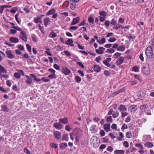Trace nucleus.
Masks as SVG:
<instances>
[{"label":"nucleus","instance_id":"obj_1","mask_svg":"<svg viewBox=\"0 0 154 154\" xmlns=\"http://www.w3.org/2000/svg\"><path fill=\"white\" fill-rule=\"evenodd\" d=\"M145 54L147 57L152 61L154 60L153 51L151 47L148 46L147 48L145 51Z\"/></svg>","mask_w":154,"mask_h":154},{"label":"nucleus","instance_id":"obj_2","mask_svg":"<svg viewBox=\"0 0 154 154\" xmlns=\"http://www.w3.org/2000/svg\"><path fill=\"white\" fill-rule=\"evenodd\" d=\"M118 110L121 112L122 118L125 117L128 114L126 108L124 105H121L119 106L118 107Z\"/></svg>","mask_w":154,"mask_h":154},{"label":"nucleus","instance_id":"obj_3","mask_svg":"<svg viewBox=\"0 0 154 154\" xmlns=\"http://www.w3.org/2000/svg\"><path fill=\"white\" fill-rule=\"evenodd\" d=\"M149 66L148 64L143 65L142 67V71L145 74L148 75L149 73Z\"/></svg>","mask_w":154,"mask_h":154},{"label":"nucleus","instance_id":"obj_4","mask_svg":"<svg viewBox=\"0 0 154 154\" xmlns=\"http://www.w3.org/2000/svg\"><path fill=\"white\" fill-rule=\"evenodd\" d=\"M74 134L76 135V140L78 141L77 140L78 138L80 137L82 134V131L79 128H75L73 131Z\"/></svg>","mask_w":154,"mask_h":154},{"label":"nucleus","instance_id":"obj_5","mask_svg":"<svg viewBox=\"0 0 154 154\" xmlns=\"http://www.w3.org/2000/svg\"><path fill=\"white\" fill-rule=\"evenodd\" d=\"M62 72L65 75H69L71 72L67 67L63 66L62 68Z\"/></svg>","mask_w":154,"mask_h":154},{"label":"nucleus","instance_id":"obj_6","mask_svg":"<svg viewBox=\"0 0 154 154\" xmlns=\"http://www.w3.org/2000/svg\"><path fill=\"white\" fill-rule=\"evenodd\" d=\"M135 145L136 147L139 148V152L141 154H143L144 153V148L142 144L137 143H136Z\"/></svg>","mask_w":154,"mask_h":154},{"label":"nucleus","instance_id":"obj_7","mask_svg":"<svg viewBox=\"0 0 154 154\" xmlns=\"http://www.w3.org/2000/svg\"><path fill=\"white\" fill-rule=\"evenodd\" d=\"M125 61V59L122 57H120L117 59L116 62V64L117 66H119L122 64Z\"/></svg>","mask_w":154,"mask_h":154},{"label":"nucleus","instance_id":"obj_8","mask_svg":"<svg viewBox=\"0 0 154 154\" xmlns=\"http://www.w3.org/2000/svg\"><path fill=\"white\" fill-rule=\"evenodd\" d=\"M20 37L25 42H26L27 37L26 35V33L24 31H21L20 32Z\"/></svg>","mask_w":154,"mask_h":154},{"label":"nucleus","instance_id":"obj_9","mask_svg":"<svg viewBox=\"0 0 154 154\" xmlns=\"http://www.w3.org/2000/svg\"><path fill=\"white\" fill-rule=\"evenodd\" d=\"M53 134L55 138L57 140L60 139L61 137V134L60 132L56 131L54 132Z\"/></svg>","mask_w":154,"mask_h":154},{"label":"nucleus","instance_id":"obj_10","mask_svg":"<svg viewBox=\"0 0 154 154\" xmlns=\"http://www.w3.org/2000/svg\"><path fill=\"white\" fill-rule=\"evenodd\" d=\"M53 126L55 127L56 129L60 130L61 129L63 125L61 124L60 122H56L54 123L53 124Z\"/></svg>","mask_w":154,"mask_h":154},{"label":"nucleus","instance_id":"obj_11","mask_svg":"<svg viewBox=\"0 0 154 154\" xmlns=\"http://www.w3.org/2000/svg\"><path fill=\"white\" fill-rule=\"evenodd\" d=\"M6 54L8 58L10 59L14 58L15 56L13 54L11 50H8L6 51Z\"/></svg>","mask_w":154,"mask_h":154},{"label":"nucleus","instance_id":"obj_12","mask_svg":"<svg viewBox=\"0 0 154 154\" xmlns=\"http://www.w3.org/2000/svg\"><path fill=\"white\" fill-rule=\"evenodd\" d=\"M137 106L133 105L130 106L128 108L129 111L133 112H134L137 110Z\"/></svg>","mask_w":154,"mask_h":154},{"label":"nucleus","instance_id":"obj_13","mask_svg":"<svg viewBox=\"0 0 154 154\" xmlns=\"http://www.w3.org/2000/svg\"><path fill=\"white\" fill-rule=\"evenodd\" d=\"M105 49V48L102 47H100L98 49H96L95 50L96 52L100 54H103L104 51Z\"/></svg>","mask_w":154,"mask_h":154},{"label":"nucleus","instance_id":"obj_14","mask_svg":"<svg viewBox=\"0 0 154 154\" xmlns=\"http://www.w3.org/2000/svg\"><path fill=\"white\" fill-rule=\"evenodd\" d=\"M44 22L45 26L47 27L51 23V21L50 18L48 17H46L44 20Z\"/></svg>","mask_w":154,"mask_h":154},{"label":"nucleus","instance_id":"obj_15","mask_svg":"<svg viewBox=\"0 0 154 154\" xmlns=\"http://www.w3.org/2000/svg\"><path fill=\"white\" fill-rule=\"evenodd\" d=\"M76 2L72 1L70 0V8L72 10L75 9L76 7Z\"/></svg>","mask_w":154,"mask_h":154},{"label":"nucleus","instance_id":"obj_16","mask_svg":"<svg viewBox=\"0 0 154 154\" xmlns=\"http://www.w3.org/2000/svg\"><path fill=\"white\" fill-rule=\"evenodd\" d=\"M59 122L62 124H66L68 122V119L67 117H65L60 119Z\"/></svg>","mask_w":154,"mask_h":154},{"label":"nucleus","instance_id":"obj_17","mask_svg":"<svg viewBox=\"0 0 154 154\" xmlns=\"http://www.w3.org/2000/svg\"><path fill=\"white\" fill-rule=\"evenodd\" d=\"M90 130L92 132V133H95L97 130V126L94 125H93L90 128Z\"/></svg>","mask_w":154,"mask_h":154},{"label":"nucleus","instance_id":"obj_18","mask_svg":"<svg viewBox=\"0 0 154 154\" xmlns=\"http://www.w3.org/2000/svg\"><path fill=\"white\" fill-rule=\"evenodd\" d=\"M79 17L74 18L71 22V25H73L77 24L79 21Z\"/></svg>","mask_w":154,"mask_h":154},{"label":"nucleus","instance_id":"obj_19","mask_svg":"<svg viewBox=\"0 0 154 154\" xmlns=\"http://www.w3.org/2000/svg\"><path fill=\"white\" fill-rule=\"evenodd\" d=\"M73 42L72 39H69L65 41V43L70 45L71 46H73L74 45L72 44Z\"/></svg>","mask_w":154,"mask_h":154},{"label":"nucleus","instance_id":"obj_20","mask_svg":"<svg viewBox=\"0 0 154 154\" xmlns=\"http://www.w3.org/2000/svg\"><path fill=\"white\" fill-rule=\"evenodd\" d=\"M10 41L14 43H17L19 42V39L17 38L13 37H11L10 38Z\"/></svg>","mask_w":154,"mask_h":154},{"label":"nucleus","instance_id":"obj_21","mask_svg":"<svg viewBox=\"0 0 154 154\" xmlns=\"http://www.w3.org/2000/svg\"><path fill=\"white\" fill-rule=\"evenodd\" d=\"M143 92L142 91H138L137 95L139 99H142L143 98Z\"/></svg>","mask_w":154,"mask_h":154},{"label":"nucleus","instance_id":"obj_22","mask_svg":"<svg viewBox=\"0 0 154 154\" xmlns=\"http://www.w3.org/2000/svg\"><path fill=\"white\" fill-rule=\"evenodd\" d=\"M110 125L109 124H105L104 125V129L106 132H108L110 130Z\"/></svg>","mask_w":154,"mask_h":154},{"label":"nucleus","instance_id":"obj_23","mask_svg":"<svg viewBox=\"0 0 154 154\" xmlns=\"http://www.w3.org/2000/svg\"><path fill=\"white\" fill-rule=\"evenodd\" d=\"M7 72V70L2 65L0 64V73L6 74Z\"/></svg>","mask_w":154,"mask_h":154},{"label":"nucleus","instance_id":"obj_24","mask_svg":"<svg viewBox=\"0 0 154 154\" xmlns=\"http://www.w3.org/2000/svg\"><path fill=\"white\" fill-rule=\"evenodd\" d=\"M93 69L95 72H98L100 71L101 68L99 66L94 64V65Z\"/></svg>","mask_w":154,"mask_h":154},{"label":"nucleus","instance_id":"obj_25","mask_svg":"<svg viewBox=\"0 0 154 154\" xmlns=\"http://www.w3.org/2000/svg\"><path fill=\"white\" fill-rule=\"evenodd\" d=\"M68 146L67 144L65 143H60L59 144L60 148L61 149H63L67 147Z\"/></svg>","mask_w":154,"mask_h":154},{"label":"nucleus","instance_id":"obj_26","mask_svg":"<svg viewBox=\"0 0 154 154\" xmlns=\"http://www.w3.org/2000/svg\"><path fill=\"white\" fill-rule=\"evenodd\" d=\"M2 110L3 112H8L9 111L8 108L6 105H2Z\"/></svg>","mask_w":154,"mask_h":154},{"label":"nucleus","instance_id":"obj_27","mask_svg":"<svg viewBox=\"0 0 154 154\" xmlns=\"http://www.w3.org/2000/svg\"><path fill=\"white\" fill-rule=\"evenodd\" d=\"M98 140V138L95 136L93 137L91 139L90 141L91 143H92L93 145L96 144L95 141H97Z\"/></svg>","mask_w":154,"mask_h":154},{"label":"nucleus","instance_id":"obj_28","mask_svg":"<svg viewBox=\"0 0 154 154\" xmlns=\"http://www.w3.org/2000/svg\"><path fill=\"white\" fill-rule=\"evenodd\" d=\"M146 147L150 148L152 147L153 145L152 143L150 142H146L144 143V145Z\"/></svg>","mask_w":154,"mask_h":154},{"label":"nucleus","instance_id":"obj_29","mask_svg":"<svg viewBox=\"0 0 154 154\" xmlns=\"http://www.w3.org/2000/svg\"><path fill=\"white\" fill-rule=\"evenodd\" d=\"M56 12V11L55 9L54 8H53L47 12L46 14V15L47 16L51 15L55 13Z\"/></svg>","mask_w":154,"mask_h":154},{"label":"nucleus","instance_id":"obj_30","mask_svg":"<svg viewBox=\"0 0 154 154\" xmlns=\"http://www.w3.org/2000/svg\"><path fill=\"white\" fill-rule=\"evenodd\" d=\"M148 107V106L146 104H143L142 105L140 106V109L142 112H143L145 111V110Z\"/></svg>","mask_w":154,"mask_h":154},{"label":"nucleus","instance_id":"obj_31","mask_svg":"<svg viewBox=\"0 0 154 154\" xmlns=\"http://www.w3.org/2000/svg\"><path fill=\"white\" fill-rule=\"evenodd\" d=\"M122 54L120 53H119L118 52H116L113 55V58L115 60L118 58Z\"/></svg>","mask_w":154,"mask_h":154},{"label":"nucleus","instance_id":"obj_32","mask_svg":"<svg viewBox=\"0 0 154 154\" xmlns=\"http://www.w3.org/2000/svg\"><path fill=\"white\" fill-rule=\"evenodd\" d=\"M139 67L137 66H135L132 68V71L135 72H138L139 71Z\"/></svg>","mask_w":154,"mask_h":154},{"label":"nucleus","instance_id":"obj_33","mask_svg":"<svg viewBox=\"0 0 154 154\" xmlns=\"http://www.w3.org/2000/svg\"><path fill=\"white\" fill-rule=\"evenodd\" d=\"M30 77L35 80L36 82H40L41 81V79H37V77L33 74H30Z\"/></svg>","mask_w":154,"mask_h":154},{"label":"nucleus","instance_id":"obj_34","mask_svg":"<svg viewBox=\"0 0 154 154\" xmlns=\"http://www.w3.org/2000/svg\"><path fill=\"white\" fill-rule=\"evenodd\" d=\"M122 25H120L119 23L116 24L115 25H114L113 27V29L114 30H118L122 28Z\"/></svg>","mask_w":154,"mask_h":154},{"label":"nucleus","instance_id":"obj_35","mask_svg":"<svg viewBox=\"0 0 154 154\" xmlns=\"http://www.w3.org/2000/svg\"><path fill=\"white\" fill-rule=\"evenodd\" d=\"M124 153L125 151L122 150H116L114 152L115 154H124Z\"/></svg>","mask_w":154,"mask_h":154},{"label":"nucleus","instance_id":"obj_36","mask_svg":"<svg viewBox=\"0 0 154 154\" xmlns=\"http://www.w3.org/2000/svg\"><path fill=\"white\" fill-rule=\"evenodd\" d=\"M31 38L33 41L34 42H37V37L34 34L32 35L31 36Z\"/></svg>","mask_w":154,"mask_h":154},{"label":"nucleus","instance_id":"obj_37","mask_svg":"<svg viewBox=\"0 0 154 154\" xmlns=\"http://www.w3.org/2000/svg\"><path fill=\"white\" fill-rule=\"evenodd\" d=\"M125 47L123 45L120 46L117 49V51L122 52L124 51H125Z\"/></svg>","mask_w":154,"mask_h":154},{"label":"nucleus","instance_id":"obj_38","mask_svg":"<svg viewBox=\"0 0 154 154\" xmlns=\"http://www.w3.org/2000/svg\"><path fill=\"white\" fill-rule=\"evenodd\" d=\"M115 51V50L113 49L112 48L107 49L106 51V53L110 54L113 53Z\"/></svg>","mask_w":154,"mask_h":154},{"label":"nucleus","instance_id":"obj_39","mask_svg":"<svg viewBox=\"0 0 154 154\" xmlns=\"http://www.w3.org/2000/svg\"><path fill=\"white\" fill-rule=\"evenodd\" d=\"M68 135L67 134H64L62 137V141H68Z\"/></svg>","mask_w":154,"mask_h":154},{"label":"nucleus","instance_id":"obj_40","mask_svg":"<svg viewBox=\"0 0 154 154\" xmlns=\"http://www.w3.org/2000/svg\"><path fill=\"white\" fill-rule=\"evenodd\" d=\"M99 14L100 16L106 17L107 15V13L104 11H101L99 12Z\"/></svg>","mask_w":154,"mask_h":154},{"label":"nucleus","instance_id":"obj_41","mask_svg":"<svg viewBox=\"0 0 154 154\" xmlns=\"http://www.w3.org/2000/svg\"><path fill=\"white\" fill-rule=\"evenodd\" d=\"M88 21L90 24L91 25L94 23V19L92 17H89L88 19Z\"/></svg>","mask_w":154,"mask_h":154},{"label":"nucleus","instance_id":"obj_42","mask_svg":"<svg viewBox=\"0 0 154 154\" xmlns=\"http://www.w3.org/2000/svg\"><path fill=\"white\" fill-rule=\"evenodd\" d=\"M132 136L131 132L130 131H128L126 134V137L128 138H131Z\"/></svg>","mask_w":154,"mask_h":154},{"label":"nucleus","instance_id":"obj_43","mask_svg":"<svg viewBox=\"0 0 154 154\" xmlns=\"http://www.w3.org/2000/svg\"><path fill=\"white\" fill-rule=\"evenodd\" d=\"M112 116L113 118H115L119 116V112L118 111H116L113 112L112 114Z\"/></svg>","mask_w":154,"mask_h":154},{"label":"nucleus","instance_id":"obj_44","mask_svg":"<svg viewBox=\"0 0 154 154\" xmlns=\"http://www.w3.org/2000/svg\"><path fill=\"white\" fill-rule=\"evenodd\" d=\"M57 36V34L55 32H52L50 33L49 35V37L51 38H54Z\"/></svg>","mask_w":154,"mask_h":154},{"label":"nucleus","instance_id":"obj_45","mask_svg":"<svg viewBox=\"0 0 154 154\" xmlns=\"http://www.w3.org/2000/svg\"><path fill=\"white\" fill-rule=\"evenodd\" d=\"M119 135L120 137H118L117 139L119 141H121L122 140V138L124 137L123 134L122 132H119Z\"/></svg>","mask_w":154,"mask_h":154},{"label":"nucleus","instance_id":"obj_46","mask_svg":"<svg viewBox=\"0 0 154 154\" xmlns=\"http://www.w3.org/2000/svg\"><path fill=\"white\" fill-rule=\"evenodd\" d=\"M50 146L52 148L56 149L58 147V144L54 143H51Z\"/></svg>","mask_w":154,"mask_h":154},{"label":"nucleus","instance_id":"obj_47","mask_svg":"<svg viewBox=\"0 0 154 154\" xmlns=\"http://www.w3.org/2000/svg\"><path fill=\"white\" fill-rule=\"evenodd\" d=\"M75 81L77 83H79L82 80L81 78L78 75H76L75 76Z\"/></svg>","mask_w":154,"mask_h":154},{"label":"nucleus","instance_id":"obj_48","mask_svg":"<svg viewBox=\"0 0 154 154\" xmlns=\"http://www.w3.org/2000/svg\"><path fill=\"white\" fill-rule=\"evenodd\" d=\"M7 7L6 6H5V5H1L0 6V11L1 14L3 13L4 9L5 8H7Z\"/></svg>","mask_w":154,"mask_h":154},{"label":"nucleus","instance_id":"obj_49","mask_svg":"<svg viewBox=\"0 0 154 154\" xmlns=\"http://www.w3.org/2000/svg\"><path fill=\"white\" fill-rule=\"evenodd\" d=\"M117 23V21L114 19H112L110 21V24L112 25H115Z\"/></svg>","mask_w":154,"mask_h":154},{"label":"nucleus","instance_id":"obj_50","mask_svg":"<svg viewBox=\"0 0 154 154\" xmlns=\"http://www.w3.org/2000/svg\"><path fill=\"white\" fill-rule=\"evenodd\" d=\"M14 75L17 79H20L21 77L20 74L19 72L14 73Z\"/></svg>","mask_w":154,"mask_h":154},{"label":"nucleus","instance_id":"obj_51","mask_svg":"<svg viewBox=\"0 0 154 154\" xmlns=\"http://www.w3.org/2000/svg\"><path fill=\"white\" fill-rule=\"evenodd\" d=\"M106 121L107 122H112V118L111 116L106 117Z\"/></svg>","mask_w":154,"mask_h":154},{"label":"nucleus","instance_id":"obj_52","mask_svg":"<svg viewBox=\"0 0 154 154\" xmlns=\"http://www.w3.org/2000/svg\"><path fill=\"white\" fill-rule=\"evenodd\" d=\"M48 77L52 79H56L57 77L56 74H51L48 75Z\"/></svg>","mask_w":154,"mask_h":154},{"label":"nucleus","instance_id":"obj_53","mask_svg":"<svg viewBox=\"0 0 154 154\" xmlns=\"http://www.w3.org/2000/svg\"><path fill=\"white\" fill-rule=\"evenodd\" d=\"M17 10V7H14L11 11L10 12L12 13H15Z\"/></svg>","mask_w":154,"mask_h":154},{"label":"nucleus","instance_id":"obj_54","mask_svg":"<svg viewBox=\"0 0 154 154\" xmlns=\"http://www.w3.org/2000/svg\"><path fill=\"white\" fill-rule=\"evenodd\" d=\"M48 71L50 72L51 73V74H55V72H56L55 71L54 69H53L52 68L49 69H48Z\"/></svg>","mask_w":154,"mask_h":154},{"label":"nucleus","instance_id":"obj_55","mask_svg":"<svg viewBox=\"0 0 154 154\" xmlns=\"http://www.w3.org/2000/svg\"><path fill=\"white\" fill-rule=\"evenodd\" d=\"M99 18L100 19V20L101 22H103L104 20H105L106 18V17H103V16H99Z\"/></svg>","mask_w":154,"mask_h":154},{"label":"nucleus","instance_id":"obj_56","mask_svg":"<svg viewBox=\"0 0 154 154\" xmlns=\"http://www.w3.org/2000/svg\"><path fill=\"white\" fill-rule=\"evenodd\" d=\"M41 80L45 82H48L50 81L49 79L45 77L42 78Z\"/></svg>","mask_w":154,"mask_h":154},{"label":"nucleus","instance_id":"obj_57","mask_svg":"<svg viewBox=\"0 0 154 154\" xmlns=\"http://www.w3.org/2000/svg\"><path fill=\"white\" fill-rule=\"evenodd\" d=\"M103 63L107 66L108 67H109L111 66V65L110 64L108 63V62H107L106 61H103Z\"/></svg>","mask_w":154,"mask_h":154},{"label":"nucleus","instance_id":"obj_58","mask_svg":"<svg viewBox=\"0 0 154 154\" xmlns=\"http://www.w3.org/2000/svg\"><path fill=\"white\" fill-rule=\"evenodd\" d=\"M26 47L28 51L31 52V47L30 45L28 44H26Z\"/></svg>","mask_w":154,"mask_h":154},{"label":"nucleus","instance_id":"obj_59","mask_svg":"<svg viewBox=\"0 0 154 154\" xmlns=\"http://www.w3.org/2000/svg\"><path fill=\"white\" fill-rule=\"evenodd\" d=\"M110 21L108 20H106L105 21V23H104V25L106 27H109L110 25Z\"/></svg>","mask_w":154,"mask_h":154},{"label":"nucleus","instance_id":"obj_60","mask_svg":"<svg viewBox=\"0 0 154 154\" xmlns=\"http://www.w3.org/2000/svg\"><path fill=\"white\" fill-rule=\"evenodd\" d=\"M54 67L56 70H59L60 68V66L57 64H54L53 65Z\"/></svg>","mask_w":154,"mask_h":154},{"label":"nucleus","instance_id":"obj_61","mask_svg":"<svg viewBox=\"0 0 154 154\" xmlns=\"http://www.w3.org/2000/svg\"><path fill=\"white\" fill-rule=\"evenodd\" d=\"M125 88L123 87L117 91V94L121 92H124L125 91Z\"/></svg>","mask_w":154,"mask_h":154},{"label":"nucleus","instance_id":"obj_62","mask_svg":"<svg viewBox=\"0 0 154 154\" xmlns=\"http://www.w3.org/2000/svg\"><path fill=\"white\" fill-rule=\"evenodd\" d=\"M40 20L41 17H35L34 19V20L36 23H39V22Z\"/></svg>","mask_w":154,"mask_h":154},{"label":"nucleus","instance_id":"obj_63","mask_svg":"<svg viewBox=\"0 0 154 154\" xmlns=\"http://www.w3.org/2000/svg\"><path fill=\"white\" fill-rule=\"evenodd\" d=\"M116 40V39L114 38H110L109 40H108V42H115Z\"/></svg>","mask_w":154,"mask_h":154},{"label":"nucleus","instance_id":"obj_64","mask_svg":"<svg viewBox=\"0 0 154 154\" xmlns=\"http://www.w3.org/2000/svg\"><path fill=\"white\" fill-rule=\"evenodd\" d=\"M32 82V79L31 78H29L27 79L26 80V82L27 84H29L31 83Z\"/></svg>","mask_w":154,"mask_h":154}]
</instances>
